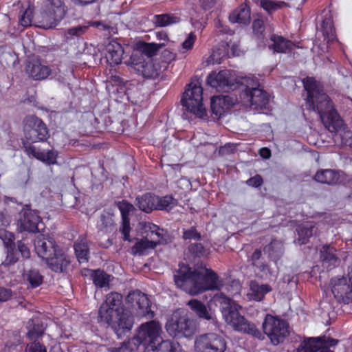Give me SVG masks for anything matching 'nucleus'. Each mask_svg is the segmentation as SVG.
<instances>
[{
    "mask_svg": "<svg viewBox=\"0 0 352 352\" xmlns=\"http://www.w3.org/2000/svg\"><path fill=\"white\" fill-rule=\"evenodd\" d=\"M270 41L269 48L272 50L274 52L286 53L292 50L294 46L291 41L276 34L271 36Z\"/></svg>",
    "mask_w": 352,
    "mask_h": 352,
    "instance_id": "c85d7f7f",
    "label": "nucleus"
},
{
    "mask_svg": "<svg viewBox=\"0 0 352 352\" xmlns=\"http://www.w3.org/2000/svg\"><path fill=\"white\" fill-rule=\"evenodd\" d=\"M34 248L38 256L45 259L53 256L59 248L52 237L40 234L34 240Z\"/></svg>",
    "mask_w": 352,
    "mask_h": 352,
    "instance_id": "2eb2a0df",
    "label": "nucleus"
},
{
    "mask_svg": "<svg viewBox=\"0 0 352 352\" xmlns=\"http://www.w3.org/2000/svg\"><path fill=\"white\" fill-rule=\"evenodd\" d=\"M183 237L185 239H199L200 234L197 233L195 228H191L188 230H184Z\"/></svg>",
    "mask_w": 352,
    "mask_h": 352,
    "instance_id": "bf43d9fd",
    "label": "nucleus"
},
{
    "mask_svg": "<svg viewBox=\"0 0 352 352\" xmlns=\"http://www.w3.org/2000/svg\"><path fill=\"white\" fill-rule=\"evenodd\" d=\"M275 249H277L279 252H281L283 249V244L280 241L278 240H273L265 248V250L270 253V252H273Z\"/></svg>",
    "mask_w": 352,
    "mask_h": 352,
    "instance_id": "052dcab7",
    "label": "nucleus"
},
{
    "mask_svg": "<svg viewBox=\"0 0 352 352\" xmlns=\"http://www.w3.org/2000/svg\"><path fill=\"white\" fill-rule=\"evenodd\" d=\"M167 332L171 336L190 337L194 333L192 321L188 318L185 311L176 310L170 316L166 324Z\"/></svg>",
    "mask_w": 352,
    "mask_h": 352,
    "instance_id": "0eeeda50",
    "label": "nucleus"
},
{
    "mask_svg": "<svg viewBox=\"0 0 352 352\" xmlns=\"http://www.w3.org/2000/svg\"><path fill=\"white\" fill-rule=\"evenodd\" d=\"M133 351L131 350V348L129 347V340L126 343H124L120 347H113L109 349L108 352H131Z\"/></svg>",
    "mask_w": 352,
    "mask_h": 352,
    "instance_id": "0e129e2a",
    "label": "nucleus"
},
{
    "mask_svg": "<svg viewBox=\"0 0 352 352\" xmlns=\"http://www.w3.org/2000/svg\"><path fill=\"white\" fill-rule=\"evenodd\" d=\"M65 14V8L60 0H45L35 14V25L43 29L54 28Z\"/></svg>",
    "mask_w": 352,
    "mask_h": 352,
    "instance_id": "20e7f679",
    "label": "nucleus"
},
{
    "mask_svg": "<svg viewBox=\"0 0 352 352\" xmlns=\"http://www.w3.org/2000/svg\"><path fill=\"white\" fill-rule=\"evenodd\" d=\"M52 270L56 272H63L69 266L70 261L62 250L58 248L53 256L45 259Z\"/></svg>",
    "mask_w": 352,
    "mask_h": 352,
    "instance_id": "5701e85b",
    "label": "nucleus"
},
{
    "mask_svg": "<svg viewBox=\"0 0 352 352\" xmlns=\"http://www.w3.org/2000/svg\"><path fill=\"white\" fill-rule=\"evenodd\" d=\"M187 305L199 318L206 319L207 320L214 321L215 320L214 314L212 312L208 311L206 305L201 302L195 299H192L189 300L187 302Z\"/></svg>",
    "mask_w": 352,
    "mask_h": 352,
    "instance_id": "473e14b6",
    "label": "nucleus"
},
{
    "mask_svg": "<svg viewBox=\"0 0 352 352\" xmlns=\"http://www.w3.org/2000/svg\"><path fill=\"white\" fill-rule=\"evenodd\" d=\"M25 138L32 142H43L48 138V130L43 121L36 116H28L25 120Z\"/></svg>",
    "mask_w": 352,
    "mask_h": 352,
    "instance_id": "f8f14e48",
    "label": "nucleus"
},
{
    "mask_svg": "<svg viewBox=\"0 0 352 352\" xmlns=\"http://www.w3.org/2000/svg\"><path fill=\"white\" fill-rule=\"evenodd\" d=\"M164 46V43H144L140 50H138L144 56V58L148 57L151 58L152 56L155 55L156 52Z\"/></svg>",
    "mask_w": 352,
    "mask_h": 352,
    "instance_id": "a18cd8bd",
    "label": "nucleus"
},
{
    "mask_svg": "<svg viewBox=\"0 0 352 352\" xmlns=\"http://www.w3.org/2000/svg\"><path fill=\"white\" fill-rule=\"evenodd\" d=\"M196 40V35L193 32H190L187 38L182 43V47L184 50H190L192 48Z\"/></svg>",
    "mask_w": 352,
    "mask_h": 352,
    "instance_id": "5fc2aeb1",
    "label": "nucleus"
},
{
    "mask_svg": "<svg viewBox=\"0 0 352 352\" xmlns=\"http://www.w3.org/2000/svg\"><path fill=\"white\" fill-rule=\"evenodd\" d=\"M226 349L225 340L214 333L201 335L195 342V352H224Z\"/></svg>",
    "mask_w": 352,
    "mask_h": 352,
    "instance_id": "9b49d317",
    "label": "nucleus"
},
{
    "mask_svg": "<svg viewBox=\"0 0 352 352\" xmlns=\"http://www.w3.org/2000/svg\"><path fill=\"white\" fill-rule=\"evenodd\" d=\"M139 226L142 238L153 241L155 246L161 243L163 230L159 226L150 222H141Z\"/></svg>",
    "mask_w": 352,
    "mask_h": 352,
    "instance_id": "aec40b11",
    "label": "nucleus"
},
{
    "mask_svg": "<svg viewBox=\"0 0 352 352\" xmlns=\"http://www.w3.org/2000/svg\"><path fill=\"white\" fill-rule=\"evenodd\" d=\"M203 89L199 80L191 81L186 89L181 100L182 104L186 109L199 118L206 115V109L203 106Z\"/></svg>",
    "mask_w": 352,
    "mask_h": 352,
    "instance_id": "423d86ee",
    "label": "nucleus"
},
{
    "mask_svg": "<svg viewBox=\"0 0 352 352\" xmlns=\"http://www.w3.org/2000/svg\"><path fill=\"white\" fill-rule=\"evenodd\" d=\"M320 120L325 129L331 133H342L345 131L344 122L336 109L331 110L326 115L322 114Z\"/></svg>",
    "mask_w": 352,
    "mask_h": 352,
    "instance_id": "f3484780",
    "label": "nucleus"
},
{
    "mask_svg": "<svg viewBox=\"0 0 352 352\" xmlns=\"http://www.w3.org/2000/svg\"><path fill=\"white\" fill-rule=\"evenodd\" d=\"M243 102L254 110L268 108L270 97L267 93L260 88H246L242 95Z\"/></svg>",
    "mask_w": 352,
    "mask_h": 352,
    "instance_id": "ddd939ff",
    "label": "nucleus"
},
{
    "mask_svg": "<svg viewBox=\"0 0 352 352\" xmlns=\"http://www.w3.org/2000/svg\"><path fill=\"white\" fill-rule=\"evenodd\" d=\"M25 72L35 80L45 79L51 74L49 67L41 64L38 59L29 61L25 67Z\"/></svg>",
    "mask_w": 352,
    "mask_h": 352,
    "instance_id": "6ab92c4d",
    "label": "nucleus"
},
{
    "mask_svg": "<svg viewBox=\"0 0 352 352\" xmlns=\"http://www.w3.org/2000/svg\"><path fill=\"white\" fill-rule=\"evenodd\" d=\"M11 296L12 292L10 289L0 287V302L7 301Z\"/></svg>",
    "mask_w": 352,
    "mask_h": 352,
    "instance_id": "338daca9",
    "label": "nucleus"
},
{
    "mask_svg": "<svg viewBox=\"0 0 352 352\" xmlns=\"http://www.w3.org/2000/svg\"><path fill=\"white\" fill-rule=\"evenodd\" d=\"M119 312L118 309L110 308L107 305H101L98 311L100 321L111 327Z\"/></svg>",
    "mask_w": 352,
    "mask_h": 352,
    "instance_id": "c9c22d12",
    "label": "nucleus"
},
{
    "mask_svg": "<svg viewBox=\"0 0 352 352\" xmlns=\"http://www.w3.org/2000/svg\"><path fill=\"white\" fill-rule=\"evenodd\" d=\"M322 32L328 41H332L335 39V29L330 12L326 15L325 19L322 21Z\"/></svg>",
    "mask_w": 352,
    "mask_h": 352,
    "instance_id": "37998d69",
    "label": "nucleus"
},
{
    "mask_svg": "<svg viewBox=\"0 0 352 352\" xmlns=\"http://www.w3.org/2000/svg\"><path fill=\"white\" fill-rule=\"evenodd\" d=\"M329 287L335 298L344 304H352V271L347 276L331 278Z\"/></svg>",
    "mask_w": 352,
    "mask_h": 352,
    "instance_id": "9d476101",
    "label": "nucleus"
},
{
    "mask_svg": "<svg viewBox=\"0 0 352 352\" xmlns=\"http://www.w3.org/2000/svg\"><path fill=\"white\" fill-rule=\"evenodd\" d=\"M17 247H18V250L21 252L23 257H24V258L30 257V252L28 248L27 247V245H25L24 244V243H23L21 241H18Z\"/></svg>",
    "mask_w": 352,
    "mask_h": 352,
    "instance_id": "e2e57ef3",
    "label": "nucleus"
},
{
    "mask_svg": "<svg viewBox=\"0 0 352 352\" xmlns=\"http://www.w3.org/2000/svg\"><path fill=\"white\" fill-rule=\"evenodd\" d=\"M314 226L311 223L302 224L298 226L297 229L298 238L297 243L298 245L305 244L308 239L313 234Z\"/></svg>",
    "mask_w": 352,
    "mask_h": 352,
    "instance_id": "a19ab883",
    "label": "nucleus"
},
{
    "mask_svg": "<svg viewBox=\"0 0 352 352\" xmlns=\"http://www.w3.org/2000/svg\"><path fill=\"white\" fill-rule=\"evenodd\" d=\"M136 200L139 208L145 212L148 213L156 208L157 196L155 195L148 193L138 197Z\"/></svg>",
    "mask_w": 352,
    "mask_h": 352,
    "instance_id": "e433bc0d",
    "label": "nucleus"
},
{
    "mask_svg": "<svg viewBox=\"0 0 352 352\" xmlns=\"http://www.w3.org/2000/svg\"><path fill=\"white\" fill-rule=\"evenodd\" d=\"M87 29L88 26L87 25H78L69 29L68 34L73 36H80L84 34Z\"/></svg>",
    "mask_w": 352,
    "mask_h": 352,
    "instance_id": "4d7b16f0",
    "label": "nucleus"
},
{
    "mask_svg": "<svg viewBox=\"0 0 352 352\" xmlns=\"http://www.w3.org/2000/svg\"><path fill=\"white\" fill-rule=\"evenodd\" d=\"M124 50L122 45L116 41H111L105 46L104 58L110 65H116L121 63Z\"/></svg>",
    "mask_w": 352,
    "mask_h": 352,
    "instance_id": "4be33fe9",
    "label": "nucleus"
},
{
    "mask_svg": "<svg viewBox=\"0 0 352 352\" xmlns=\"http://www.w3.org/2000/svg\"><path fill=\"white\" fill-rule=\"evenodd\" d=\"M246 184L252 187H259L263 184V178L260 175H256L246 181Z\"/></svg>",
    "mask_w": 352,
    "mask_h": 352,
    "instance_id": "13d9d810",
    "label": "nucleus"
},
{
    "mask_svg": "<svg viewBox=\"0 0 352 352\" xmlns=\"http://www.w3.org/2000/svg\"><path fill=\"white\" fill-rule=\"evenodd\" d=\"M228 96H218L211 99V110L217 116H221L224 112V104L228 101Z\"/></svg>",
    "mask_w": 352,
    "mask_h": 352,
    "instance_id": "c03bdc74",
    "label": "nucleus"
},
{
    "mask_svg": "<svg viewBox=\"0 0 352 352\" xmlns=\"http://www.w3.org/2000/svg\"><path fill=\"white\" fill-rule=\"evenodd\" d=\"M264 333L269 337L272 343L277 345L289 335V325L283 320L271 315H267L263 324Z\"/></svg>",
    "mask_w": 352,
    "mask_h": 352,
    "instance_id": "6e6552de",
    "label": "nucleus"
},
{
    "mask_svg": "<svg viewBox=\"0 0 352 352\" xmlns=\"http://www.w3.org/2000/svg\"><path fill=\"white\" fill-rule=\"evenodd\" d=\"M181 346L177 342H173L169 340L162 341L155 344L153 349H151L150 346L147 350L143 352H180Z\"/></svg>",
    "mask_w": 352,
    "mask_h": 352,
    "instance_id": "58836bf2",
    "label": "nucleus"
},
{
    "mask_svg": "<svg viewBox=\"0 0 352 352\" xmlns=\"http://www.w3.org/2000/svg\"><path fill=\"white\" fill-rule=\"evenodd\" d=\"M161 326L156 321L142 324L136 336L129 340L131 350H138L140 346H143L144 351L147 350L148 346L153 349L155 344L161 342Z\"/></svg>",
    "mask_w": 352,
    "mask_h": 352,
    "instance_id": "39448f33",
    "label": "nucleus"
},
{
    "mask_svg": "<svg viewBox=\"0 0 352 352\" xmlns=\"http://www.w3.org/2000/svg\"><path fill=\"white\" fill-rule=\"evenodd\" d=\"M133 324V317L127 311L122 310L118 314L111 327L117 334H120L126 330L129 331L132 328Z\"/></svg>",
    "mask_w": 352,
    "mask_h": 352,
    "instance_id": "bb28decb",
    "label": "nucleus"
},
{
    "mask_svg": "<svg viewBox=\"0 0 352 352\" xmlns=\"http://www.w3.org/2000/svg\"><path fill=\"white\" fill-rule=\"evenodd\" d=\"M126 300L136 309V314L139 316H146L150 311V302L147 296L138 290L129 293Z\"/></svg>",
    "mask_w": 352,
    "mask_h": 352,
    "instance_id": "dca6fc26",
    "label": "nucleus"
},
{
    "mask_svg": "<svg viewBox=\"0 0 352 352\" xmlns=\"http://www.w3.org/2000/svg\"><path fill=\"white\" fill-rule=\"evenodd\" d=\"M40 221L41 217L36 211L24 208L19 213L16 221L17 230L21 232H35L38 230Z\"/></svg>",
    "mask_w": 352,
    "mask_h": 352,
    "instance_id": "4468645a",
    "label": "nucleus"
},
{
    "mask_svg": "<svg viewBox=\"0 0 352 352\" xmlns=\"http://www.w3.org/2000/svg\"><path fill=\"white\" fill-rule=\"evenodd\" d=\"M25 149L29 155H32L43 162L49 165L56 164L58 153L53 149L48 151L47 153H44L32 144L25 145Z\"/></svg>",
    "mask_w": 352,
    "mask_h": 352,
    "instance_id": "393cba45",
    "label": "nucleus"
},
{
    "mask_svg": "<svg viewBox=\"0 0 352 352\" xmlns=\"http://www.w3.org/2000/svg\"><path fill=\"white\" fill-rule=\"evenodd\" d=\"M117 205L122 217V226L120 231L123 234V239L131 241L129 236L130 221L128 216L129 212L134 210V206L126 201H119Z\"/></svg>",
    "mask_w": 352,
    "mask_h": 352,
    "instance_id": "b1692460",
    "label": "nucleus"
},
{
    "mask_svg": "<svg viewBox=\"0 0 352 352\" xmlns=\"http://www.w3.org/2000/svg\"><path fill=\"white\" fill-rule=\"evenodd\" d=\"M91 25L95 26L96 28H97L98 29H99L100 30H104V31L108 32L109 34H111V32L115 33V32L113 31V28H112L107 24H104V23L100 22V21L93 22V23H91Z\"/></svg>",
    "mask_w": 352,
    "mask_h": 352,
    "instance_id": "680f3d73",
    "label": "nucleus"
},
{
    "mask_svg": "<svg viewBox=\"0 0 352 352\" xmlns=\"http://www.w3.org/2000/svg\"><path fill=\"white\" fill-rule=\"evenodd\" d=\"M156 246L154 245L153 241H149L146 239H141L138 240L135 245L131 248V253L133 255L144 254L147 253L150 250H153Z\"/></svg>",
    "mask_w": 352,
    "mask_h": 352,
    "instance_id": "ea45409f",
    "label": "nucleus"
},
{
    "mask_svg": "<svg viewBox=\"0 0 352 352\" xmlns=\"http://www.w3.org/2000/svg\"><path fill=\"white\" fill-rule=\"evenodd\" d=\"M214 298L215 302L220 304L226 322L236 331L248 333L258 339L262 338V333L255 324L248 322L240 314L239 309L241 308V306L223 293L215 294Z\"/></svg>",
    "mask_w": 352,
    "mask_h": 352,
    "instance_id": "f03ea898",
    "label": "nucleus"
},
{
    "mask_svg": "<svg viewBox=\"0 0 352 352\" xmlns=\"http://www.w3.org/2000/svg\"><path fill=\"white\" fill-rule=\"evenodd\" d=\"M229 20L232 23L248 24L250 21V10L245 5L242 4L234 10L229 16Z\"/></svg>",
    "mask_w": 352,
    "mask_h": 352,
    "instance_id": "2f4dec72",
    "label": "nucleus"
},
{
    "mask_svg": "<svg viewBox=\"0 0 352 352\" xmlns=\"http://www.w3.org/2000/svg\"><path fill=\"white\" fill-rule=\"evenodd\" d=\"M215 3L216 0H201V6L206 10L211 9Z\"/></svg>",
    "mask_w": 352,
    "mask_h": 352,
    "instance_id": "774afa93",
    "label": "nucleus"
},
{
    "mask_svg": "<svg viewBox=\"0 0 352 352\" xmlns=\"http://www.w3.org/2000/svg\"><path fill=\"white\" fill-rule=\"evenodd\" d=\"M44 329L42 324H35L34 320H32L28 326V337L32 340H36L43 335Z\"/></svg>",
    "mask_w": 352,
    "mask_h": 352,
    "instance_id": "8fccbe9b",
    "label": "nucleus"
},
{
    "mask_svg": "<svg viewBox=\"0 0 352 352\" xmlns=\"http://www.w3.org/2000/svg\"><path fill=\"white\" fill-rule=\"evenodd\" d=\"M84 275L90 276L93 280L94 283L99 287L107 286L110 281V276L100 270H85Z\"/></svg>",
    "mask_w": 352,
    "mask_h": 352,
    "instance_id": "72a5a7b5",
    "label": "nucleus"
},
{
    "mask_svg": "<svg viewBox=\"0 0 352 352\" xmlns=\"http://www.w3.org/2000/svg\"><path fill=\"white\" fill-rule=\"evenodd\" d=\"M179 21V19L178 17L167 14L155 15L152 19V21L157 27L168 26L177 23Z\"/></svg>",
    "mask_w": 352,
    "mask_h": 352,
    "instance_id": "79ce46f5",
    "label": "nucleus"
},
{
    "mask_svg": "<svg viewBox=\"0 0 352 352\" xmlns=\"http://www.w3.org/2000/svg\"><path fill=\"white\" fill-rule=\"evenodd\" d=\"M320 258L322 265L332 268L338 265L340 261L336 248L329 245H324L320 249Z\"/></svg>",
    "mask_w": 352,
    "mask_h": 352,
    "instance_id": "a878e982",
    "label": "nucleus"
},
{
    "mask_svg": "<svg viewBox=\"0 0 352 352\" xmlns=\"http://www.w3.org/2000/svg\"><path fill=\"white\" fill-rule=\"evenodd\" d=\"M252 28H253L254 34L258 38H262L263 33L265 30L264 20L262 19H258L254 20L253 22Z\"/></svg>",
    "mask_w": 352,
    "mask_h": 352,
    "instance_id": "864d4df0",
    "label": "nucleus"
},
{
    "mask_svg": "<svg viewBox=\"0 0 352 352\" xmlns=\"http://www.w3.org/2000/svg\"><path fill=\"white\" fill-rule=\"evenodd\" d=\"M23 280L28 287L36 288L42 284L43 276L35 269L27 270L23 274Z\"/></svg>",
    "mask_w": 352,
    "mask_h": 352,
    "instance_id": "f704fd0d",
    "label": "nucleus"
},
{
    "mask_svg": "<svg viewBox=\"0 0 352 352\" xmlns=\"http://www.w3.org/2000/svg\"><path fill=\"white\" fill-rule=\"evenodd\" d=\"M156 208L155 210H170L174 206L176 205V200L170 196H164L160 197L157 196L155 201Z\"/></svg>",
    "mask_w": 352,
    "mask_h": 352,
    "instance_id": "de8ad7c7",
    "label": "nucleus"
},
{
    "mask_svg": "<svg viewBox=\"0 0 352 352\" xmlns=\"http://www.w3.org/2000/svg\"><path fill=\"white\" fill-rule=\"evenodd\" d=\"M128 64L146 78H155L160 74L159 66L151 58H144L143 54L138 51H133Z\"/></svg>",
    "mask_w": 352,
    "mask_h": 352,
    "instance_id": "1a4fd4ad",
    "label": "nucleus"
},
{
    "mask_svg": "<svg viewBox=\"0 0 352 352\" xmlns=\"http://www.w3.org/2000/svg\"><path fill=\"white\" fill-rule=\"evenodd\" d=\"M271 290L272 288L269 285H259L256 281L252 280L250 283V291L247 294V296L249 300L260 301L263 298L264 296Z\"/></svg>",
    "mask_w": 352,
    "mask_h": 352,
    "instance_id": "7c9ffc66",
    "label": "nucleus"
},
{
    "mask_svg": "<svg viewBox=\"0 0 352 352\" xmlns=\"http://www.w3.org/2000/svg\"><path fill=\"white\" fill-rule=\"evenodd\" d=\"M338 340L327 337H319L309 338L304 340L296 349V352H316L318 351L322 344L335 346Z\"/></svg>",
    "mask_w": 352,
    "mask_h": 352,
    "instance_id": "a211bd4d",
    "label": "nucleus"
},
{
    "mask_svg": "<svg viewBox=\"0 0 352 352\" xmlns=\"http://www.w3.org/2000/svg\"><path fill=\"white\" fill-rule=\"evenodd\" d=\"M230 73L227 70L220 71L218 73L213 72L207 78L208 84L216 89H223L229 85Z\"/></svg>",
    "mask_w": 352,
    "mask_h": 352,
    "instance_id": "c756f323",
    "label": "nucleus"
},
{
    "mask_svg": "<svg viewBox=\"0 0 352 352\" xmlns=\"http://www.w3.org/2000/svg\"><path fill=\"white\" fill-rule=\"evenodd\" d=\"M76 257L80 263L87 262L89 256V245L85 238H79L74 244Z\"/></svg>",
    "mask_w": 352,
    "mask_h": 352,
    "instance_id": "4c0bfd02",
    "label": "nucleus"
},
{
    "mask_svg": "<svg viewBox=\"0 0 352 352\" xmlns=\"http://www.w3.org/2000/svg\"><path fill=\"white\" fill-rule=\"evenodd\" d=\"M260 6L267 12L271 13L280 8V4L272 0H261Z\"/></svg>",
    "mask_w": 352,
    "mask_h": 352,
    "instance_id": "603ef678",
    "label": "nucleus"
},
{
    "mask_svg": "<svg viewBox=\"0 0 352 352\" xmlns=\"http://www.w3.org/2000/svg\"><path fill=\"white\" fill-rule=\"evenodd\" d=\"M314 179L322 184L335 185L340 182V175L338 171L333 169H321L314 175Z\"/></svg>",
    "mask_w": 352,
    "mask_h": 352,
    "instance_id": "cd10ccee",
    "label": "nucleus"
},
{
    "mask_svg": "<svg viewBox=\"0 0 352 352\" xmlns=\"http://www.w3.org/2000/svg\"><path fill=\"white\" fill-rule=\"evenodd\" d=\"M122 296L118 293H111L107 295L106 298V300L102 305H107V307H110V308H113L114 309H118V311H122L123 309L121 307Z\"/></svg>",
    "mask_w": 352,
    "mask_h": 352,
    "instance_id": "49530a36",
    "label": "nucleus"
},
{
    "mask_svg": "<svg viewBox=\"0 0 352 352\" xmlns=\"http://www.w3.org/2000/svg\"><path fill=\"white\" fill-rule=\"evenodd\" d=\"M25 352H47L45 346L39 342H33L27 345Z\"/></svg>",
    "mask_w": 352,
    "mask_h": 352,
    "instance_id": "6e6d98bb",
    "label": "nucleus"
},
{
    "mask_svg": "<svg viewBox=\"0 0 352 352\" xmlns=\"http://www.w3.org/2000/svg\"><path fill=\"white\" fill-rule=\"evenodd\" d=\"M34 7L32 5H28V8L25 10L23 14L19 17V23L23 27H28L32 23L35 25L34 16H33Z\"/></svg>",
    "mask_w": 352,
    "mask_h": 352,
    "instance_id": "09e8293b",
    "label": "nucleus"
},
{
    "mask_svg": "<svg viewBox=\"0 0 352 352\" xmlns=\"http://www.w3.org/2000/svg\"><path fill=\"white\" fill-rule=\"evenodd\" d=\"M302 82L308 94L307 103L309 108L318 112L320 118L322 114L326 115L335 109L331 100L323 91L320 84L314 78L308 77L304 79Z\"/></svg>",
    "mask_w": 352,
    "mask_h": 352,
    "instance_id": "7ed1b4c3",
    "label": "nucleus"
},
{
    "mask_svg": "<svg viewBox=\"0 0 352 352\" xmlns=\"http://www.w3.org/2000/svg\"><path fill=\"white\" fill-rule=\"evenodd\" d=\"M174 275L177 287L190 295H197L207 290L218 288V276L211 270L205 267L192 270L185 264H179Z\"/></svg>",
    "mask_w": 352,
    "mask_h": 352,
    "instance_id": "f257e3e1",
    "label": "nucleus"
},
{
    "mask_svg": "<svg viewBox=\"0 0 352 352\" xmlns=\"http://www.w3.org/2000/svg\"><path fill=\"white\" fill-rule=\"evenodd\" d=\"M139 226L142 238L153 241L155 246L161 243L163 230L159 226L150 222H141Z\"/></svg>",
    "mask_w": 352,
    "mask_h": 352,
    "instance_id": "412c9836",
    "label": "nucleus"
},
{
    "mask_svg": "<svg viewBox=\"0 0 352 352\" xmlns=\"http://www.w3.org/2000/svg\"><path fill=\"white\" fill-rule=\"evenodd\" d=\"M7 246H8V244H7ZM10 250L12 249L11 247H8V255L6 260L3 263L4 265H10L14 263L17 261V257L13 252L10 251Z\"/></svg>",
    "mask_w": 352,
    "mask_h": 352,
    "instance_id": "69168bd1",
    "label": "nucleus"
},
{
    "mask_svg": "<svg viewBox=\"0 0 352 352\" xmlns=\"http://www.w3.org/2000/svg\"><path fill=\"white\" fill-rule=\"evenodd\" d=\"M226 56V52L224 50L217 49L213 50L212 54L207 60V64H219L221 62L222 58Z\"/></svg>",
    "mask_w": 352,
    "mask_h": 352,
    "instance_id": "3c124183",
    "label": "nucleus"
}]
</instances>
